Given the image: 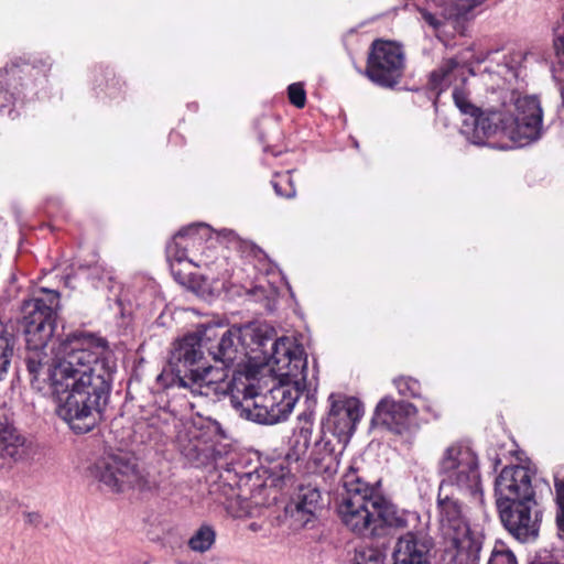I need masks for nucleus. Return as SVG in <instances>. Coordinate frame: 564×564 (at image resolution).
<instances>
[{
	"label": "nucleus",
	"mask_w": 564,
	"mask_h": 564,
	"mask_svg": "<svg viewBox=\"0 0 564 564\" xmlns=\"http://www.w3.org/2000/svg\"><path fill=\"white\" fill-rule=\"evenodd\" d=\"M106 340L90 334H74L61 343L55 359L39 379L48 381L56 397V415L76 434L90 432L107 403L112 369L104 356Z\"/></svg>",
	"instance_id": "1"
},
{
	"label": "nucleus",
	"mask_w": 564,
	"mask_h": 564,
	"mask_svg": "<svg viewBox=\"0 0 564 564\" xmlns=\"http://www.w3.org/2000/svg\"><path fill=\"white\" fill-rule=\"evenodd\" d=\"M254 351L260 366L269 367L280 378L263 392L252 368L236 369L223 393L230 394L231 405L241 417L273 425L289 417L302 391L307 388V358L301 345L289 337H274L270 327H258L253 332Z\"/></svg>",
	"instance_id": "2"
},
{
	"label": "nucleus",
	"mask_w": 564,
	"mask_h": 564,
	"mask_svg": "<svg viewBox=\"0 0 564 564\" xmlns=\"http://www.w3.org/2000/svg\"><path fill=\"white\" fill-rule=\"evenodd\" d=\"M202 332L184 336L175 343L167 368L156 380L163 388L188 389L193 394L208 397L225 391L227 373L224 369L206 366Z\"/></svg>",
	"instance_id": "3"
},
{
	"label": "nucleus",
	"mask_w": 564,
	"mask_h": 564,
	"mask_svg": "<svg viewBox=\"0 0 564 564\" xmlns=\"http://www.w3.org/2000/svg\"><path fill=\"white\" fill-rule=\"evenodd\" d=\"M509 102L503 98L499 107L490 110L480 120H476L474 131L466 129L478 144H486L487 139L502 132L514 141H532L540 137L543 111L536 96H516L508 94Z\"/></svg>",
	"instance_id": "4"
},
{
	"label": "nucleus",
	"mask_w": 564,
	"mask_h": 564,
	"mask_svg": "<svg viewBox=\"0 0 564 564\" xmlns=\"http://www.w3.org/2000/svg\"><path fill=\"white\" fill-rule=\"evenodd\" d=\"M59 308V293L41 289L39 295L24 300L21 305V324L24 329L25 365L31 377L39 379L53 362L55 355L47 351Z\"/></svg>",
	"instance_id": "5"
},
{
	"label": "nucleus",
	"mask_w": 564,
	"mask_h": 564,
	"mask_svg": "<svg viewBox=\"0 0 564 564\" xmlns=\"http://www.w3.org/2000/svg\"><path fill=\"white\" fill-rule=\"evenodd\" d=\"M436 518L444 542L443 561L446 564H478L481 544L471 535L463 505L447 489L438 488Z\"/></svg>",
	"instance_id": "6"
},
{
	"label": "nucleus",
	"mask_w": 564,
	"mask_h": 564,
	"mask_svg": "<svg viewBox=\"0 0 564 564\" xmlns=\"http://www.w3.org/2000/svg\"><path fill=\"white\" fill-rule=\"evenodd\" d=\"M343 486L345 492L338 506L341 522L356 534H372L382 495L361 479L352 467L343 476Z\"/></svg>",
	"instance_id": "7"
},
{
	"label": "nucleus",
	"mask_w": 564,
	"mask_h": 564,
	"mask_svg": "<svg viewBox=\"0 0 564 564\" xmlns=\"http://www.w3.org/2000/svg\"><path fill=\"white\" fill-rule=\"evenodd\" d=\"M437 473L442 478L438 488L448 490L449 487H455L460 494L482 502L479 458L468 445H448L438 458Z\"/></svg>",
	"instance_id": "8"
},
{
	"label": "nucleus",
	"mask_w": 564,
	"mask_h": 564,
	"mask_svg": "<svg viewBox=\"0 0 564 564\" xmlns=\"http://www.w3.org/2000/svg\"><path fill=\"white\" fill-rule=\"evenodd\" d=\"M89 475L116 492L135 487L140 490H154L158 481L142 475L135 459L124 452L106 453L89 467Z\"/></svg>",
	"instance_id": "9"
},
{
	"label": "nucleus",
	"mask_w": 564,
	"mask_h": 564,
	"mask_svg": "<svg viewBox=\"0 0 564 564\" xmlns=\"http://www.w3.org/2000/svg\"><path fill=\"white\" fill-rule=\"evenodd\" d=\"M405 54L403 47L387 40L372 42L365 69V75L373 84L383 88H393L403 76Z\"/></svg>",
	"instance_id": "10"
},
{
	"label": "nucleus",
	"mask_w": 564,
	"mask_h": 564,
	"mask_svg": "<svg viewBox=\"0 0 564 564\" xmlns=\"http://www.w3.org/2000/svg\"><path fill=\"white\" fill-rule=\"evenodd\" d=\"M506 530L518 541L529 542L538 536L541 512L535 500L497 506Z\"/></svg>",
	"instance_id": "11"
},
{
	"label": "nucleus",
	"mask_w": 564,
	"mask_h": 564,
	"mask_svg": "<svg viewBox=\"0 0 564 564\" xmlns=\"http://www.w3.org/2000/svg\"><path fill=\"white\" fill-rule=\"evenodd\" d=\"M330 403L326 419L322 422V430L326 433L340 437L349 442L357 423L362 416V409L359 401L355 398H345L330 394Z\"/></svg>",
	"instance_id": "12"
},
{
	"label": "nucleus",
	"mask_w": 564,
	"mask_h": 564,
	"mask_svg": "<svg viewBox=\"0 0 564 564\" xmlns=\"http://www.w3.org/2000/svg\"><path fill=\"white\" fill-rule=\"evenodd\" d=\"M496 505L535 500L532 477L523 466L505 467L495 482Z\"/></svg>",
	"instance_id": "13"
},
{
	"label": "nucleus",
	"mask_w": 564,
	"mask_h": 564,
	"mask_svg": "<svg viewBox=\"0 0 564 564\" xmlns=\"http://www.w3.org/2000/svg\"><path fill=\"white\" fill-rule=\"evenodd\" d=\"M416 412V408L410 402L395 401L391 397H384L378 402L371 423L401 435L409 431Z\"/></svg>",
	"instance_id": "14"
},
{
	"label": "nucleus",
	"mask_w": 564,
	"mask_h": 564,
	"mask_svg": "<svg viewBox=\"0 0 564 564\" xmlns=\"http://www.w3.org/2000/svg\"><path fill=\"white\" fill-rule=\"evenodd\" d=\"M204 348L215 362L223 365L224 371L234 365L238 357L239 332L208 326L202 330Z\"/></svg>",
	"instance_id": "15"
},
{
	"label": "nucleus",
	"mask_w": 564,
	"mask_h": 564,
	"mask_svg": "<svg viewBox=\"0 0 564 564\" xmlns=\"http://www.w3.org/2000/svg\"><path fill=\"white\" fill-rule=\"evenodd\" d=\"M321 501L322 495L318 488L311 485L301 486L284 508L290 527L299 530L314 522L321 509Z\"/></svg>",
	"instance_id": "16"
},
{
	"label": "nucleus",
	"mask_w": 564,
	"mask_h": 564,
	"mask_svg": "<svg viewBox=\"0 0 564 564\" xmlns=\"http://www.w3.org/2000/svg\"><path fill=\"white\" fill-rule=\"evenodd\" d=\"M433 547V539L427 533L409 531L397 540L393 564H430Z\"/></svg>",
	"instance_id": "17"
},
{
	"label": "nucleus",
	"mask_w": 564,
	"mask_h": 564,
	"mask_svg": "<svg viewBox=\"0 0 564 564\" xmlns=\"http://www.w3.org/2000/svg\"><path fill=\"white\" fill-rule=\"evenodd\" d=\"M29 455L26 437L15 427L13 420L0 416V467H11Z\"/></svg>",
	"instance_id": "18"
},
{
	"label": "nucleus",
	"mask_w": 564,
	"mask_h": 564,
	"mask_svg": "<svg viewBox=\"0 0 564 564\" xmlns=\"http://www.w3.org/2000/svg\"><path fill=\"white\" fill-rule=\"evenodd\" d=\"M348 443L321 429V434L315 440L308 456L315 471L325 474L336 473L338 456L343 454Z\"/></svg>",
	"instance_id": "19"
},
{
	"label": "nucleus",
	"mask_w": 564,
	"mask_h": 564,
	"mask_svg": "<svg viewBox=\"0 0 564 564\" xmlns=\"http://www.w3.org/2000/svg\"><path fill=\"white\" fill-rule=\"evenodd\" d=\"M453 100L456 107L460 110L462 113L468 115L463 122L460 132L466 138V140L475 145H479L471 139V134L467 133L466 129L469 131H474V127L476 128V120H480L481 117L485 116L486 112L490 110V107L486 109H481L473 105L469 100L468 94L460 87H455L453 90Z\"/></svg>",
	"instance_id": "20"
},
{
	"label": "nucleus",
	"mask_w": 564,
	"mask_h": 564,
	"mask_svg": "<svg viewBox=\"0 0 564 564\" xmlns=\"http://www.w3.org/2000/svg\"><path fill=\"white\" fill-rule=\"evenodd\" d=\"M199 228L206 229L203 225H191L181 229L166 247V254L170 260H175L178 263L187 260V247L192 242L195 243V235Z\"/></svg>",
	"instance_id": "21"
},
{
	"label": "nucleus",
	"mask_w": 564,
	"mask_h": 564,
	"mask_svg": "<svg viewBox=\"0 0 564 564\" xmlns=\"http://www.w3.org/2000/svg\"><path fill=\"white\" fill-rule=\"evenodd\" d=\"M15 338L3 324L0 323V381L8 372L11 358L13 356Z\"/></svg>",
	"instance_id": "22"
},
{
	"label": "nucleus",
	"mask_w": 564,
	"mask_h": 564,
	"mask_svg": "<svg viewBox=\"0 0 564 564\" xmlns=\"http://www.w3.org/2000/svg\"><path fill=\"white\" fill-rule=\"evenodd\" d=\"M378 521H382L386 525L395 529H404L408 527L404 512H399L383 497L382 503H380V508H378L377 522Z\"/></svg>",
	"instance_id": "23"
},
{
	"label": "nucleus",
	"mask_w": 564,
	"mask_h": 564,
	"mask_svg": "<svg viewBox=\"0 0 564 564\" xmlns=\"http://www.w3.org/2000/svg\"><path fill=\"white\" fill-rule=\"evenodd\" d=\"M215 531L209 525H202L189 539L188 545L193 551L206 552L215 542Z\"/></svg>",
	"instance_id": "24"
},
{
	"label": "nucleus",
	"mask_w": 564,
	"mask_h": 564,
	"mask_svg": "<svg viewBox=\"0 0 564 564\" xmlns=\"http://www.w3.org/2000/svg\"><path fill=\"white\" fill-rule=\"evenodd\" d=\"M313 435V425L311 423H305L296 431L294 435L293 449L299 459L301 456H304L310 447L311 440Z\"/></svg>",
	"instance_id": "25"
},
{
	"label": "nucleus",
	"mask_w": 564,
	"mask_h": 564,
	"mask_svg": "<svg viewBox=\"0 0 564 564\" xmlns=\"http://www.w3.org/2000/svg\"><path fill=\"white\" fill-rule=\"evenodd\" d=\"M458 63L453 59H446L438 69L434 70L430 76L431 85L434 89H442V86L447 82L449 74L457 67Z\"/></svg>",
	"instance_id": "26"
},
{
	"label": "nucleus",
	"mask_w": 564,
	"mask_h": 564,
	"mask_svg": "<svg viewBox=\"0 0 564 564\" xmlns=\"http://www.w3.org/2000/svg\"><path fill=\"white\" fill-rule=\"evenodd\" d=\"M351 564H383V554L373 547H359L355 551Z\"/></svg>",
	"instance_id": "27"
},
{
	"label": "nucleus",
	"mask_w": 564,
	"mask_h": 564,
	"mask_svg": "<svg viewBox=\"0 0 564 564\" xmlns=\"http://www.w3.org/2000/svg\"><path fill=\"white\" fill-rule=\"evenodd\" d=\"M394 386L398 392L403 397L416 398L420 395V382L411 377H400L394 379Z\"/></svg>",
	"instance_id": "28"
},
{
	"label": "nucleus",
	"mask_w": 564,
	"mask_h": 564,
	"mask_svg": "<svg viewBox=\"0 0 564 564\" xmlns=\"http://www.w3.org/2000/svg\"><path fill=\"white\" fill-rule=\"evenodd\" d=\"M555 502L557 505L556 522L558 528L564 531V478L555 477Z\"/></svg>",
	"instance_id": "29"
},
{
	"label": "nucleus",
	"mask_w": 564,
	"mask_h": 564,
	"mask_svg": "<svg viewBox=\"0 0 564 564\" xmlns=\"http://www.w3.org/2000/svg\"><path fill=\"white\" fill-rule=\"evenodd\" d=\"M420 14L422 20L434 31L441 30L445 25V22L452 18V14H446L445 11L438 14L426 9H421Z\"/></svg>",
	"instance_id": "30"
},
{
	"label": "nucleus",
	"mask_w": 564,
	"mask_h": 564,
	"mask_svg": "<svg viewBox=\"0 0 564 564\" xmlns=\"http://www.w3.org/2000/svg\"><path fill=\"white\" fill-rule=\"evenodd\" d=\"M288 95L290 102L297 107L303 108L306 104V93L301 83H293L288 87Z\"/></svg>",
	"instance_id": "31"
},
{
	"label": "nucleus",
	"mask_w": 564,
	"mask_h": 564,
	"mask_svg": "<svg viewBox=\"0 0 564 564\" xmlns=\"http://www.w3.org/2000/svg\"><path fill=\"white\" fill-rule=\"evenodd\" d=\"M279 176L281 177V180L283 182H285L289 185V189H283L280 182L272 181V185H273L275 194L278 196L285 197V198H293L296 194V189H295L293 182L289 175V172L283 175H279Z\"/></svg>",
	"instance_id": "32"
},
{
	"label": "nucleus",
	"mask_w": 564,
	"mask_h": 564,
	"mask_svg": "<svg viewBox=\"0 0 564 564\" xmlns=\"http://www.w3.org/2000/svg\"><path fill=\"white\" fill-rule=\"evenodd\" d=\"M488 564H518L514 554L511 551H494Z\"/></svg>",
	"instance_id": "33"
},
{
	"label": "nucleus",
	"mask_w": 564,
	"mask_h": 564,
	"mask_svg": "<svg viewBox=\"0 0 564 564\" xmlns=\"http://www.w3.org/2000/svg\"><path fill=\"white\" fill-rule=\"evenodd\" d=\"M79 270H89V275L93 278V279H97L98 281L101 280V272H104V269L101 268V265L99 264H95L93 267H84V265H80L79 267Z\"/></svg>",
	"instance_id": "34"
},
{
	"label": "nucleus",
	"mask_w": 564,
	"mask_h": 564,
	"mask_svg": "<svg viewBox=\"0 0 564 564\" xmlns=\"http://www.w3.org/2000/svg\"><path fill=\"white\" fill-rule=\"evenodd\" d=\"M40 518H41L40 514L34 513V512H30V513L25 514L26 521L31 524H37L40 522Z\"/></svg>",
	"instance_id": "35"
},
{
	"label": "nucleus",
	"mask_w": 564,
	"mask_h": 564,
	"mask_svg": "<svg viewBox=\"0 0 564 564\" xmlns=\"http://www.w3.org/2000/svg\"><path fill=\"white\" fill-rule=\"evenodd\" d=\"M557 55L561 56V58L564 61V39H558V41L555 44Z\"/></svg>",
	"instance_id": "36"
}]
</instances>
